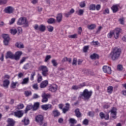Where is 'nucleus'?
<instances>
[{"label":"nucleus","mask_w":126,"mask_h":126,"mask_svg":"<svg viewBox=\"0 0 126 126\" xmlns=\"http://www.w3.org/2000/svg\"><path fill=\"white\" fill-rule=\"evenodd\" d=\"M122 49L118 48H115L110 53L109 58H110L112 61H117L118 59H120Z\"/></svg>","instance_id":"1"},{"label":"nucleus","mask_w":126,"mask_h":126,"mask_svg":"<svg viewBox=\"0 0 126 126\" xmlns=\"http://www.w3.org/2000/svg\"><path fill=\"white\" fill-rule=\"evenodd\" d=\"M22 55V52L21 51H18L13 54L11 51H8L5 55V59H11V60H15V61H19L20 60V57Z\"/></svg>","instance_id":"2"},{"label":"nucleus","mask_w":126,"mask_h":126,"mask_svg":"<svg viewBox=\"0 0 126 126\" xmlns=\"http://www.w3.org/2000/svg\"><path fill=\"white\" fill-rule=\"evenodd\" d=\"M93 93V92L92 91H89L88 90L85 89L84 90L82 94H80L78 97V99H81V98L83 97V99L84 100V101H89V99L92 96Z\"/></svg>","instance_id":"3"},{"label":"nucleus","mask_w":126,"mask_h":126,"mask_svg":"<svg viewBox=\"0 0 126 126\" xmlns=\"http://www.w3.org/2000/svg\"><path fill=\"white\" fill-rule=\"evenodd\" d=\"M121 32H122V29L116 28L114 32H110L108 34L107 36L108 38H111L113 36V35H114V38H115V39H118L120 36V33H121Z\"/></svg>","instance_id":"4"},{"label":"nucleus","mask_w":126,"mask_h":126,"mask_svg":"<svg viewBox=\"0 0 126 126\" xmlns=\"http://www.w3.org/2000/svg\"><path fill=\"white\" fill-rule=\"evenodd\" d=\"M17 25H24V27H29V24H28V21H27V19L26 17H21L17 21Z\"/></svg>","instance_id":"5"},{"label":"nucleus","mask_w":126,"mask_h":126,"mask_svg":"<svg viewBox=\"0 0 126 126\" xmlns=\"http://www.w3.org/2000/svg\"><path fill=\"white\" fill-rule=\"evenodd\" d=\"M35 121L38 124L39 126H42L44 124V116L41 115H38L35 118Z\"/></svg>","instance_id":"6"},{"label":"nucleus","mask_w":126,"mask_h":126,"mask_svg":"<svg viewBox=\"0 0 126 126\" xmlns=\"http://www.w3.org/2000/svg\"><path fill=\"white\" fill-rule=\"evenodd\" d=\"M35 30H39L40 32H45L46 31V26L44 25H40L39 26L38 25H35L34 27Z\"/></svg>","instance_id":"7"},{"label":"nucleus","mask_w":126,"mask_h":126,"mask_svg":"<svg viewBox=\"0 0 126 126\" xmlns=\"http://www.w3.org/2000/svg\"><path fill=\"white\" fill-rule=\"evenodd\" d=\"M48 90L50 92H52V93H56L58 91V86L55 84L50 85Z\"/></svg>","instance_id":"8"},{"label":"nucleus","mask_w":126,"mask_h":126,"mask_svg":"<svg viewBox=\"0 0 126 126\" xmlns=\"http://www.w3.org/2000/svg\"><path fill=\"white\" fill-rule=\"evenodd\" d=\"M2 37L4 39V44L5 45V46H7V45H8V43H9V40H10L9 35H8V34H4L2 35Z\"/></svg>","instance_id":"9"},{"label":"nucleus","mask_w":126,"mask_h":126,"mask_svg":"<svg viewBox=\"0 0 126 126\" xmlns=\"http://www.w3.org/2000/svg\"><path fill=\"white\" fill-rule=\"evenodd\" d=\"M51 96V94H46L45 93L41 95V97L42 98V99L41 100V102L42 103H47L48 102V98Z\"/></svg>","instance_id":"10"},{"label":"nucleus","mask_w":126,"mask_h":126,"mask_svg":"<svg viewBox=\"0 0 126 126\" xmlns=\"http://www.w3.org/2000/svg\"><path fill=\"white\" fill-rule=\"evenodd\" d=\"M23 115H24V112L22 110H19L16 112H14V116L16 118H18L20 119V118H22L23 117Z\"/></svg>","instance_id":"11"},{"label":"nucleus","mask_w":126,"mask_h":126,"mask_svg":"<svg viewBox=\"0 0 126 126\" xmlns=\"http://www.w3.org/2000/svg\"><path fill=\"white\" fill-rule=\"evenodd\" d=\"M41 109L44 111H47V110H52L53 109V106L52 104H47L41 106Z\"/></svg>","instance_id":"12"},{"label":"nucleus","mask_w":126,"mask_h":126,"mask_svg":"<svg viewBox=\"0 0 126 126\" xmlns=\"http://www.w3.org/2000/svg\"><path fill=\"white\" fill-rule=\"evenodd\" d=\"M102 69L104 72H105V73H108V74H111V73H112V70L111 69V67L107 65L103 66Z\"/></svg>","instance_id":"13"},{"label":"nucleus","mask_w":126,"mask_h":126,"mask_svg":"<svg viewBox=\"0 0 126 126\" xmlns=\"http://www.w3.org/2000/svg\"><path fill=\"white\" fill-rule=\"evenodd\" d=\"M85 83H83L78 86L74 85L72 87V89L73 90H78V89H81V88H82V87H84V86H86Z\"/></svg>","instance_id":"14"},{"label":"nucleus","mask_w":126,"mask_h":126,"mask_svg":"<svg viewBox=\"0 0 126 126\" xmlns=\"http://www.w3.org/2000/svg\"><path fill=\"white\" fill-rule=\"evenodd\" d=\"M119 7H120V4H114L111 7V9L113 13H116L119 11Z\"/></svg>","instance_id":"15"},{"label":"nucleus","mask_w":126,"mask_h":126,"mask_svg":"<svg viewBox=\"0 0 126 126\" xmlns=\"http://www.w3.org/2000/svg\"><path fill=\"white\" fill-rule=\"evenodd\" d=\"M111 115H113L112 116L113 119H117V108L116 107H113L110 111Z\"/></svg>","instance_id":"16"},{"label":"nucleus","mask_w":126,"mask_h":126,"mask_svg":"<svg viewBox=\"0 0 126 126\" xmlns=\"http://www.w3.org/2000/svg\"><path fill=\"white\" fill-rule=\"evenodd\" d=\"M7 122L8 123V124L6 126H14V125H15V121L11 118L8 119Z\"/></svg>","instance_id":"17"},{"label":"nucleus","mask_w":126,"mask_h":126,"mask_svg":"<svg viewBox=\"0 0 126 126\" xmlns=\"http://www.w3.org/2000/svg\"><path fill=\"white\" fill-rule=\"evenodd\" d=\"M4 12L5 13H12L13 12V8L11 6H8L4 9Z\"/></svg>","instance_id":"18"},{"label":"nucleus","mask_w":126,"mask_h":126,"mask_svg":"<svg viewBox=\"0 0 126 126\" xmlns=\"http://www.w3.org/2000/svg\"><path fill=\"white\" fill-rule=\"evenodd\" d=\"M48 84L49 82H48V80L43 81L41 83L40 87V88H45V87H47Z\"/></svg>","instance_id":"19"},{"label":"nucleus","mask_w":126,"mask_h":126,"mask_svg":"<svg viewBox=\"0 0 126 126\" xmlns=\"http://www.w3.org/2000/svg\"><path fill=\"white\" fill-rule=\"evenodd\" d=\"M75 114L77 118H81L82 116V115L81 114V113L78 108H77L75 110Z\"/></svg>","instance_id":"20"},{"label":"nucleus","mask_w":126,"mask_h":126,"mask_svg":"<svg viewBox=\"0 0 126 126\" xmlns=\"http://www.w3.org/2000/svg\"><path fill=\"white\" fill-rule=\"evenodd\" d=\"M56 19L58 23L62 22V20H63V14L62 13L58 14L56 17Z\"/></svg>","instance_id":"21"},{"label":"nucleus","mask_w":126,"mask_h":126,"mask_svg":"<svg viewBox=\"0 0 126 126\" xmlns=\"http://www.w3.org/2000/svg\"><path fill=\"white\" fill-rule=\"evenodd\" d=\"M90 58L91 60H99V55L96 53H94L90 55Z\"/></svg>","instance_id":"22"},{"label":"nucleus","mask_w":126,"mask_h":126,"mask_svg":"<svg viewBox=\"0 0 126 126\" xmlns=\"http://www.w3.org/2000/svg\"><path fill=\"white\" fill-rule=\"evenodd\" d=\"M73 13H74V9L72 8L70 10V11L66 13H64V15L65 17H69V15H71Z\"/></svg>","instance_id":"23"},{"label":"nucleus","mask_w":126,"mask_h":126,"mask_svg":"<svg viewBox=\"0 0 126 126\" xmlns=\"http://www.w3.org/2000/svg\"><path fill=\"white\" fill-rule=\"evenodd\" d=\"M39 107H40V103L35 102L34 105H32L33 111H36L39 109Z\"/></svg>","instance_id":"24"},{"label":"nucleus","mask_w":126,"mask_h":126,"mask_svg":"<svg viewBox=\"0 0 126 126\" xmlns=\"http://www.w3.org/2000/svg\"><path fill=\"white\" fill-rule=\"evenodd\" d=\"M9 80L7 79H5L3 82V87H6V88H7L8 87V86L9 85Z\"/></svg>","instance_id":"25"},{"label":"nucleus","mask_w":126,"mask_h":126,"mask_svg":"<svg viewBox=\"0 0 126 126\" xmlns=\"http://www.w3.org/2000/svg\"><path fill=\"white\" fill-rule=\"evenodd\" d=\"M39 70L41 71L42 70L43 71H49V70L48 69V67L46 66L41 65L38 68Z\"/></svg>","instance_id":"26"},{"label":"nucleus","mask_w":126,"mask_h":126,"mask_svg":"<svg viewBox=\"0 0 126 126\" xmlns=\"http://www.w3.org/2000/svg\"><path fill=\"white\" fill-rule=\"evenodd\" d=\"M69 103H66V108H63V114H65V113H66L67 112V111H68V110H69Z\"/></svg>","instance_id":"27"},{"label":"nucleus","mask_w":126,"mask_h":126,"mask_svg":"<svg viewBox=\"0 0 126 126\" xmlns=\"http://www.w3.org/2000/svg\"><path fill=\"white\" fill-rule=\"evenodd\" d=\"M53 114L54 118H57L61 115V113L57 110H55L53 111Z\"/></svg>","instance_id":"28"},{"label":"nucleus","mask_w":126,"mask_h":126,"mask_svg":"<svg viewBox=\"0 0 126 126\" xmlns=\"http://www.w3.org/2000/svg\"><path fill=\"white\" fill-rule=\"evenodd\" d=\"M29 83V77L25 78L23 79V81L21 83V84H28Z\"/></svg>","instance_id":"29"},{"label":"nucleus","mask_w":126,"mask_h":126,"mask_svg":"<svg viewBox=\"0 0 126 126\" xmlns=\"http://www.w3.org/2000/svg\"><path fill=\"white\" fill-rule=\"evenodd\" d=\"M65 62H68L69 63H71V58H67V57H64L62 60V63H65Z\"/></svg>","instance_id":"30"},{"label":"nucleus","mask_w":126,"mask_h":126,"mask_svg":"<svg viewBox=\"0 0 126 126\" xmlns=\"http://www.w3.org/2000/svg\"><path fill=\"white\" fill-rule=\"evenodd\" d=\"M55 22H56V19L53 18H49L47 20V23L49 24H53V23H55Z\"/></svg>","instance_id":"31"},{"label":"nucleus","mask_w":126,"mask_h":126,"mask_svg":"<svg viewBox=\"0 0 126 126\" xmlns=\"http://www.w3.org/2000/svg\"><path fill=\"white\" fill-rule=\"evenodd\" d=\"M32 109L33 110V105H27L26 108L25 110V113H27V112H28V111H30V110H31Z\"/></svg>","instance_id":"32"},{"label":"nucleus","mask_w":126,"mask_h":126,"mask_svg":"<svg viewBox=\"0 0 126 126\" xmlns=\"http://www.w3.org/2000/svg\"><path fill=\"white\" fill-rule=\"evenodd\" d=\"M16 47L17 48H24V45L23 44H21V42H16L15 44Z\"/></svg>","instance_id":"33"},{"label":"nucleus","mask_w":126,"mask_h":126,"mask_svg":"<svg viewBox=\"0 0 126 126\" xmlns=\"http://www.w3.org/2000/svg\"><path fill=\"white\" fill-rule=\"evenodd\" d=\"M29 68H30V64L29 63H26L23 67V69L25 70H27V69H29Z\"/></svg>","instance_id":"34"},{"label":"nucleus","mask_w":126,"mask_h":126,"mask_svg":"<svg viewBox=\"0 0 126 126\" xmlns=\"http://www.w3.org/2000/svg\"><path fill=\"white\" fill-rule=\"evenodd\" d=\"M22 123H24V125L25 126H28L30 123V121L28 119H27L26 118H24L23 120L22 121Z\"/></svg>","instance_id":"35"},{"label":"nucleus","mask_w":126,"mask_h":126,"mask_svg":"<svg viewBox=\"0 0 126 126\" xmlns=\"http://www.w3.org/2000/svg\"><path fill=\"white\" fill-rule=\"evenodd\" d=\"M96 28V25L95 24H91L88 26V28L89 30H93L94 28Z\"/></svg>","instance_id":"36"},{"label":"nucleus","mask_w":126,"mask_h":126,"mask_svg":"<svg viewBox=\"0 0 126 126\" xmlns=\"http://www.w3.org/2000/svg\"><path fill=\"white\" fill-rule=\"evenodd\" d=\"M48 32H53L54 31V27L52 26H48L47 27Z\"/></svg>","instance_id":"37"},{"label":"nucleus","mask_w":126,"mask_h":126,"mask_svg":"<svg viewBox=\"0 0 126 126\" xmlns=\"http://www.w3.org/2000/svg\"><path fill=\"white\" fill-rule=\"evenodd\" d=\"M69 122L71 124V125H74V124H76L77 123L76 120H75V119L73 118H70L69 120Z\"/></svg>","instance_id":"38"},{"label":"nucleus","mask_w":126,"mask_h":126,"mask_svg":"<svg viewBox=\"0 0 126 126\" xmlns=\"http://www.w3.org/2000/svg\"><path fill=\"white\" fill-rule=\"evenodd\" d=\"M89 9L90 10H95V5L94 4H91L89 7Z\"/></svg>","instance_id":"39"},{"label":"nucleus","mask_w":126,"mask_h":126,"mask_svg":"<svg viewBox=\"0 0 126 126\" xmlns=\"http://www.w3.org/2000/svg\"><path fill=\"white\" fill-rule=\"evenodd\" d=\"M24 108V105L22 103H21L16 106V109H17V110H21Z\"/></svg>","instance_id":"40"},{"label":"nucleus","mask_w":126,"mask_h":126,"mask_svg":"<svg viewBox=\"0 0 126 126\" xmlns=\"http://www.w3.org/2000/svg\"><path fill=\"white\" fill-rule=\"evenodd\" d=\"M113 86H110L107 88V92L108 93H110V94H112L113 92Z\"/></svg>","instance_id":"41"},{"label":"nucleus","mask_w":126,"mask_h":126,"mask_svg":"<svg viewBox=\"0 0 126 126\" xmlns=\"http://www.w3.org/2000/svg\"><path fill=\"white\" fill-rule=\"evenodd\" d=\"M78 15H83L84 13V10L82 9H79L78 11L76 12Z\"/></svg>","instance_id":"42"},{"label":"nucleus","mask_w":126,"mask_h":126,"mask_svg":"<svg viewBox=\"0 0 126 126\" xmlns=\"http://www.w3.org/2000/svg\"><path fill=\"white\" fill-rule=\"evenodd\" d=\"M117 69L119 71H122V70H123V69H124V67H123V65H122V64L118 65Z\"/></svg>","instance_id":"43"},{"label":"nucleus","mask_w":126,"mask_h":126,"mask_svg":"<svg viewBox=\"0 0 126 126\" xmlns=\"http://www.w3.org/2000/svg\"><path fill=\"white\" fill-rule=\"evenodd\" d=\"M35 75H36V72L35 71L32 72L31 75V80H32V81L34 80V76Z\"/></svg>","instance_id":"44"},{"label":"nucleus","mask_w":126,"mask_h":126,"mask_svg":"<svg viewBox=\"0 0 126 126\" xmlns=\"http://www.w3.org/2000/svg\"><path fill=\"white\" fill-rule=\"evenodd\" d=\"M51 63L53 66H57L58 65V63H57V61L55 59L52 60Z\"/></svg>","instance_id":"45"},{"label":"nucleus","mask_w":126,"mask_h":126,"mask_svg":"<svg viewBox=\"0 0 126 126\" xmlns=\"http://www.w3.org/2000/svg\"><path fill=\"white\" fill-rule=\"evenodd\" d=\"M43 80V78H42V76L40 74L38 75V77H37V82L39 83L41 82Z\"/></svg>","instance_id":"46"},{"label":"nucleus","mask_w":126,"mask_h":126,"mask_svg":"<svg viewBox=\"0 0 126 126\" xmlns=\"http://www.w3.org/2000/svg\"><path fill=\"white\" fill-rule=\"evenodd\" d=\"M89 50V46H85L83 48L84 53H87V51Z\"/></svg>","instance_id":"47"},{"label":"nucleus","mask_w":126,"mask_h":126,"mask_svg":"<svg viewBox=\"0 0 126 126\" xmlns=\"http://www.w3.org/2000/svg\"><path fill=\"white\" fill-rule=\"evenodd\" d=\"M10 33L11 34H12V35H15V34H16V33H17V30H16V29H14V30H10Z\"/></svg>","instance_id":"48"},{"label":"nucleus","mask_w":126,"mask_h":126,"mask_svg":"<svg viewBox=\"0 0 126 126\" xmlns=\"http://www.w3.org/2000/svg\"><path fill=\"white\" fill-rule=\"evenodd\" d=\"M32 93L31 92H29L28 91L25 92V94L26 96V97H28V96H30V95H32Z\"/></svg>","instance_id":"49"},{"label":"nucleus","mask_w":126,"mask_h":126,"mask_svg":"<svg viewBox=\"0 0 126 126\" xmlns=\"http://www.w3.org/2000/svg\"><path fill=\"white\" fill-rule=\"evenodd\" d=\"M94 114H95V113L94 112H92V111H90L88 113V115L89 116V117H94Z\"/></svg>","instance_id":"50"},{"label":"nucleus","mask_w":126,"mask_h":126,"mask_svg":"<svg viewBox=\"0 0 126 126\" xmlns=\"http://www.w3.org/2000/svg\"><path fill=\"white\" fill-rule=\"evenodd\" d=\"M27 59H28V57H23L22 60L20 62V63H24V62H25V61H26Z\"/></svg>","instance_id":"51"},{"label":"nucleus","mask_w":126,"mask_h":126,"mask_svg":"<svg viewBox=\"0 0 126 126\" xmlns=\"http://www.w3.org/2000/svg\"><path fill=\"white\" fill-rule=\"evenodd\" d=\"M77 63V59L76 58H74L73 59L72 65H76Z\"/></svg>","instance_id":"52"},{"label":"nucleus","mask_w":126,"mask_h":126,"mask_svg":"<svg viewBox=\"0 0 126 126\" xmlns=\"http://www.w3.org/2000/svg\"><path fill=\"white\" fill-rule=\"evenodd\" d=\"M82 71L84 74H88L89 73V70L87 69H84Z\"/></svg>","instance_id":"53"},{"label":"nucleus","mask_w":126,"mask_h":126,"mask_svg":"<svg viewBox=\"0 0 126 126\" xmlns=\"http://www.w3.org/2000/svg\"><path fill=\"white\" fill-rule=\"evenodd\" d=\"M51 58H52L51 55L46 56L45 59V63H47V62H48V61H49V60H50V59H51Z\"/></svg>","instance_id":"54"},{"label":"nucleus","mask_w":126,"mask_h":126,"mask_svg":"<svg viewBox=\"0 0 126 126\" xmlns=\"http://www.w3.org/2000/svg\"><path fill=\"white\" fill-rule=\"evenodd\" d=\"M89 123V121H88V120H87V119H85L83 121V125H85V126H87L88 125Z\"/></svg>","instance_id":"55"},{"label":"nucleus","mask_w":126,"mask_h":126,"mask_svg":"<svg viewBox=\"0 0 126 126\" xmlns=\"http://www.w3.org/2000/svg\"><path fill=\"white\" fill-rule=\"evenodd\" d=\"M110 13V11L108 8L105 9V10L103 11V14H109Z\"/></svg>","instance_id":"56"},{"label":"nucleus","mask_w":126,"mask_h":126,"mask_svg":"<svg viewBox=\"0 0 126 126\" xmlns=\"http://www.w3.org/2000/svg\"><path fill=\"white\" fill-rule=\"evenodd\" d=\"M7 2V0H0V4H5Z\"/></svg>","instance_id":"57"},{"label":"nucleus","mask_w":126,"mask_h":126,"mask_svg":"<svg viewBox=\"0 0 126 126\" xmlns=\"http://www.w3.org/2000/svg\"><path fill=\"white\" fill-rule=\"evenodd\" d=\"M99 116L101 119H103L105 118V114H104L103 112H100L99 113Z\"/></svg>","instance_id":"58"},{"label":"nucleus","mask_w":126,"mask_h":126,"mask_svg":"<svg viewBox=\"0 0 126 126\" xmlns=\"http://www.w3.org/2000/svg\"><path fill=\"white\" fill-rule=\"evenodd\" d=\"M99 42H98V41H92V45H93V46H97V45H98Z\"/></svg>","instance_id":"59"},{"label":"nucleus","mask_w":126,"mask_h":126,"mask_svg":"<svg viewBox=\"0 0 126 126\" xmlns=\"http://www.w3.org/2000/svg\"><path fill=\"white\" fill-rule=\"evenodd\" d=\"M48 71H44L42 72V74L43 76H48Z\"/></svg>","instance_id":"60"},{"label":"nucleus","mask_w":126,"mask_h":126,"mask_svg":"<svg viewBox=\"0 0 126 126\" xmlns=\"http://www.w3.org/2000/svg\"><path fill=\"white\" fill-rule=\"evenodd\" d=\"M86 5V4H85V2L83 1V2H81L80 3V7H85V6Z\"/></svg>","instance_id":"61"},{"label":"nucleus","mask_w":126,"mask_h":126,"mask_svg":"<svg viewBox=\"0 0 126 126\" xmlns=\"http://www.w3.org/2000/svg\"><path fill=\"white\" fill-rule=\"evenodd\" d=\"M15 22V18H13L11 19V21L9 22L10 25H11V24H13Z\"/></svg>","instance_id":"62"},{"label":"nucleus","mask_w":126,"mask_h":126,"mask_svg":"<svg viewBox=\"0 0 126 126\" xmlns=\"http://www.w3.org/2000/svg\"><path fill=\"white\" fill-rule=\"evenodd\" d=\"M32 88H33V89H35V90H38V84H34L32 86Z\"/></svg>","instance_id":"63"},{"label":"nucleus","mask_w":126,"mask_h":126,"mask_svg":"<svg viewBox=\"0 0 126 126\" xmlns=\"http://www.w3.org/2000/svg\"><path fill=\"white\" fill-rule=\"evenodd\" d=\"M76 36H77V35L76 34H72V35H70L68 36V37L69 38L74 39V38H76Z\"/></svg>","instance_id":"64"}]
</instances>
